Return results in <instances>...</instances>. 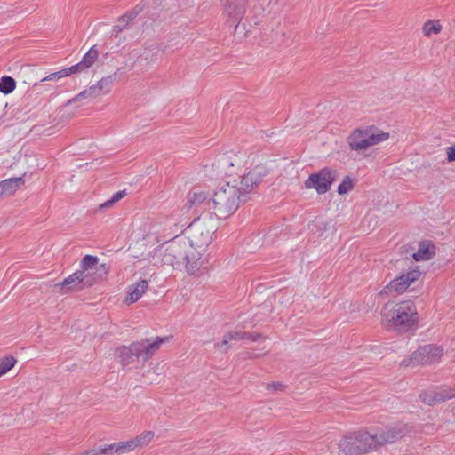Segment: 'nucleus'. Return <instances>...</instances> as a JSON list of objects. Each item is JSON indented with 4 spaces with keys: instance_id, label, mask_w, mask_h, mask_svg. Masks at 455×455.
<instances>
[{
    "instance_id": "obj_9",
    "label": "nucleus",
    "mask_w": 455,
    "mask_h": 455,
    "mask_svg": "<svg viewBox=\"0 0 455 455\" xmlns=\"http://www.w3.org/2000/svg\"><path fill=\"white\" fill-rule=\"evenodd\" d=\"M443 355V349L440 346L425 345L414 351L411 356L403 361L405 366L426 365L438 362Z\"/></svg>"
},
{
    "instance_id": "obj_15",
    "label": "nucleus",
    "mask_w": 455,
    "mask_h": 455,
    "mask_svg": "<svg viewBox=\"0 0 455 455\" xmlns=\"http://www.w3.org/2000/svg\"><path fill=\"white\" fill-rule=\"evenodd\" d=\"M224 183L225 181L212 180L210 178L201 176V208L203 207V203L209 199L214 192L218 191Z\"/></svg>"
},
{
    "instance_id": "obj_37",
    "label": "nucleus",
    "mask_w": 455,
    "mask_h": 455,
    "mask_svg": "<svg viewBox=\"0 0 455 455\" xmlns=\"http://www.w3.org/2000/svg\"><path fill=\"white\" fill-rule=\"evenodd\" d=\"M126 195V190L124 189V190H120L116 193H115L112 196H111V199H112V202H114L115 204L118 201H120L122 198H124Z\"/></svg>"
},
{
    "instance_id": "obj_5",
    "label": "nucleus",
    "mask_w": 455,
    "mask_h": 455,
    "mask_svg": "<svg viewBox=\"0 0 455 455\" xmlns=\"http://www.w3.org/2000/svg\"><path fill=\"white\" fill-rule=\"evenodd\" d=\"M168 339L169 337L142 339L140 341L132 342L130 346H121L117 347L116 354L124 366L134 363L139 360L140 356L143 358V361H148L160 348L161 345Z\"/></svg>"
},
{
    "instance_id": "obj_18",
    "label": "nucleus",
    "mask_w": 455,
    "mask_h": 455,
    "mask_svg": "<svg viewBox=\"0 0 455 455\" xmlns=\"http://www.w3.org/2000/svg\"><path fill=\"white\" fill-rule=\"evenodd\" d=\"M132 446L126 442L113 443L110 444L100 445V452L101 455H123L130 451L129 447Z\"/></svg>"
},
{
    "instance_id": "obj_39",
    "label": "nucleus",
    "mask_w": 455,
    "mask_h": 455,
    "mask_svg": "<svg viewBox=\"0 0 455 455\" xmlns=\"http://www.w3.org/2000/svg\"><path fill=\"white\" fill-rule=\"evenodd\" d=\"M262 338H263V336L260 333H249V332H246V335H245V339H251L252 341H257V340H259V339H260Z\"/></svg>"
},
{
    "instance_id": "obj_29",
    "label": "nucleus",
    "mask_w": 455,
    "mask_h": 455,
    "mask_svg": "<svg viewBox=\"0 0 455 455\" xmlns=\"http://www.w3.org/2000/svg\"><path fill=\"white\" fill-rule=\"evenodd\" d=\"M442 29V26L438 22L432 20L427 21L423 26V33L425 36H430L432 34H438Z\"/></svg>"
},
{
    "instance_id": "obj_43",
    "label": "nucleus",
    "mask_w": 455,
    "mask_h": 455,
    "mask_svg": "<svg viewBox=\"0 0 455 455\" xmlns=\"http://www.w3.org/2000/svg\"><path fill=\"white\" fill-rule=\"evenodd\" d=\"M203 263H204V262H201V272H200V275H203V270H204V269H207V267L203 266Z\"/></svg>"
},
{
    "instance_id": "obj_12",
    "label": "nucleus",
    "mask_w": 455,
    "mask_h": 455,
    "mask_svg": "<svg viewBox=\"0 0 455 455\" xmlns=\"http://www.w3.org/2000/svg\"><path fill=\"white\" fill-rule=\"evenodd\" d=\"M410 431V427L406 424L403 423L387 426L380 429L373 435L374 439L376 440L377 449L380 446L395 443L406 436Z\"/></svg>"
},
{
    "instance_id": "obj_34",
    "label": "nucleus",
    "mask_w": 455,
    "mask_h": 455,
    "mask_svg": "<svg viewBox=\"0 0 455 455\" xmlns=\"http://www.w3.org/2000/svg\"><path fill=\"white\" fill-rule=\"evenodd\" d=\"M246 332L244 331H234V332H228V338L232 340H242L245 339Z\"/></svg>"
},
{
    "instance_id": "obj_2",
    "label": "nucleus",
    "mask_w": 455,
    "mask_h": 455,
    "mask_svg": "<svg viewBox=\"0 0 455 455\" xmlns=\"http://www.w3.org/2000/svg\"><path fill=\"white\" fill-rule=\"evenodd\" d=\"M381 316L386 328L400 333L415 330L419 323L416 305L412 300L387 301L381 309Z\"/></svg>"
},
{
    "instance_id": "obj_38",
    "label": "nucleus",
    "mask_w": 455,
    "mask_h": 455,
    "mask_svg": "<svg viewBox=\"0 0 455 455\" xmlns=\"http://www.w3.org/2000/svg\"><path fill=\"white\" fill-rule=\"evenodd\" d=\"M97 272H99V276L101 277L108 273L109 267L107 264H100L98 267H96Z\"/></svg>"
},
{
    "instance_id": "obj_33",
    "label": "nucleus",
    "mask_w": 455,
    "mask_h": 455,
    "mask_svg": "<svg viewBox=\"0 0 455 455\" xmlns=\"http://www.w3.org/2000/svg\"><path fill=\"white\" fill-rule=\"evenodd\" d=\"M128 22H118L115 25L111 31V36L117 37L121 32H123L124 29H125L128 27Z\"/></svg>"
},
{
    "instance_id": "obj_22",
    "label": "nucleus",
    "mask_w": 455,
    "mask_h": 455,
    "mask_svg": "<svg viewBox=\"0 0 455 455\" xmlns=\"http://www.w3.org/2000/svg\"><path fill=\"white\" fill-rule=\"evenodd\" d=\"M154 435V432L146 431L138 435L136 438L127 441L128 444H131L132 443V446L129 447L130 451L134 450L138 446H143L148 444L152 440Z\"/></svg>"
},
{
    "instance_id": "obj_41",
    "label": "nucleus",
    "mask_w": 455,
    "mask_h": 455,
    "mask_svg": "<svg viewBox=\"0 0 455 455\" xmlns=\"http://www.w3.org/2000/svg\"><path fill=\"white\" fill-rule=\"evenodd\" d=\"M115 203L112 202V199L110 198L99 206V211H102L106 208L111 207Z\"/></svg>"
},
{
    "instance_id": "obj_23",
    "label": "nucleus",
    "mask_w": 455,
    "mask_h": 455,
    "mask_svg": "<svg viewBox=\"0 0 455 455\" xmlns=\"http://www.w3.org/2000/svg\"><path fill=\"white\" fill-rule=\"evenodd\" d=\"M97 96H98V92H95V88L92 86H90L88 89L80 92L74 98L70 99L66 103V105L69 106L75 102L81 101L84 99H88V98L92 99V98H96Z\"/></svg>"
},
{
    "instance_id": "obj_28",
    "label": "nucleus",
    "mask_w": 455,
    "mask_h": 455,
    "mask_svg": "<svg viewBox=\"0 0 455 455\" xmlns=\"http://www.w3.org/2000/svg\"><path fill=\"white\" fill-rule=\"evenodd\" d=\"M355 187V180L348 175L345 176L342 182L339 185L337 192L339 195H345L351 191Z\"/></svg>"
},
{
    "instance_id": "obj_10",
    "label": "nucleus",
    "mask_w": 455,
    "mask_h": 455,
    "mask_svg": "<svg viewBox=\"0 0 455 455\" xmlns=\"http://www.w3.org/2000/svg\"><path fill=\"white\" fill-rule=\"evenodd\" d=\"M338 172L334 169L325 167L317 172L311 173L305 181V188H315L318 194H325L335 181Z\"/></svg>"
},
{
    "instance_id": "obj_8",
    "label": "nucleus",
    "mask_w": 455,
    "mask_h": 455,
    "mask_svg": "<svg viewBox=\"0 0 455 455\" xmlns=\"http://www.w3.org/2000/svg\"><path fill=\"white\" fill-rule=\"evenodd\" d=\"M95 282L94 277L90 273L76 270L68 277L64 278L62 282L55 284L56 288L61 294H68L69 292H78L85 288L93 285Z\"/></svg>"
},
{
    "instance_id": "obj_6",
    "label": "nucleus",
    "mask_w": 455,
    "mask_h": 455,
    "mask_svg": "<svg viewBox=\"0 0 455 455\" xmlns=\"http://www.w3.org/2000/svg\"><path fill=\"white\" fill-rule=\"evenodd\" d=\"M339 449L346 455H361L377 450L376 440L367 431L353 432L339 442Z\"/></svg>"
},
{
    "instance_id": "obj_44",
    "label": "nucleus",
    "mask_w": 455,
    "mask_h": 455,
    "mask_svg": "<svg viewBox=\"0 0 455 455\" xmlns=\"http://www.w3.org/2000/svg\"><path fill=\"white\" fill-rule=\"evenodd\" d=\"M198 219H199V217H198V218H195V219H194V220H193V222L191 223V225H192L194 222L197 221V220H198Z\"/></svg>"
},
{
    "instance_id": "obj_1",
    "label": "nucleus",
    "mask_w": 455,
    "mask_h": 455,
    "mask_svg": "<svg viewBox=\"0 0 455 455\" xmlns=\"http://www.w3.org/2000/svg\"><path fill=\"white\" fill-rule=\"evenodd\" d=\"M245 200L240 196L235 186L225 181L218 191L203 203L201 208V236H204V241L201 240V246L205 244L208 246L212 242V235L219 228V220L226 219L233 214L241 204H245Z\"/></svg>"
},
{
    "instance_id": "obj_11",
    "label": "nucleus",
    "mask_w": 455,
    "mask_h": 455,
    "mask_svg": "<svg viewBox=\"0 0 455 455\" xmlns=\"http://www.w3.org/2000/svg\"><path fill=\"white\" fill-rule=\"evenodd\" d=\"M220 2L224 13L228 17L227 25L229 28H234V32L236 33L246 12L249 0H220Z\"/></svg>"
},
{
    "instance_id": "obj_4",
    "label": "nucleus",
    "mask_w": 455,
    "mask_h": 455,
    "mask_svg": "<svg viewBox=\"0 0 455 455\" xmlns=\"http://www.w3.org/2000/svg\"><path fill=\"white\" fill-rule=\"evenodd\" d=\"M239 160L237 165L234 166V173L229 178V183L235 187L240 196L247 202L251 195L257 193V188L268 174V171L263 165H256L248 172H243Z\"/></svg>"
},
{
    "instance_id": "obj_14",
    "label": "nucleus",
    "mask_w": 455,
    "mask_h": 455,
    "mask_svg": "<svg viewBox=\"0 0 455 455\" xmlns=\"http://www.w3.org/2000/svg\"><path fill=\"white\" fill-rule=\"evenodd\" d=\"M455 396V393L452 389H446V388H436L435 390H430L427 392H422L419 395L420 400L429 405L434 406L435 404L441 403L443 402H445L449 399H451Z\"/></svg>"
},
{
    "instance_id": "obj_20",
    "label": "nucleus",
    "mask_w": 455,
    "mask_h": 455,
    "mask_svg": "<svg viewBox=\"0 0 455 455\" xmlns=\"http://www.w3.org/2000/svg\"><path fill=\"white\" fill-rule=\"evenodd\" d=\"M117 71L112 75L102 77L96 84L92 85L95 88V92H98V96L100 93L107 94L110 92L111 85L116 79Z\"/></svg>"
},
{
    "instance_id": "obj_40",
    "label": "nucleus",
    "mask_w": 455,
    "mask_h": 455,
    "mask_svg": "<svg viewBox=\"0 0 455 455\" xmlns=\"http://www.w3.org/2000/svg\"><path fill=\"white\" fill-rule=\"evenodd\" d=\"M285 386L281 382H273L267 385V389L273 388L274 390H283Z\"/></svg>"
},
{
    "instance_id": "obj_25",
    "label": "nucleus",
    "mask_w": 455,
    "mask_h": 455,
    "mask_svg": "<svg viewBox=\"0 0 455 455\" xmlns=\"http://www.w3.org/2000/svg\"><path fill=\"white\" fill-rule=\"evenodd\" d=\"M99 259L93 255H85L80 261V268L78 271H84L89 273V270L92 269L97 266Z\"/></svg>"
},
{
    "instance_id": "obj_26",
    "label": "nucleus",
    "mask_w": 455,
    "mask_h": 455,
    "mask_svg": "<svg viewBox=\"0 0 455 455\" xmlns=\"http://www.w3.org/2000/svg\"><path fill=\"white\" fill-rule=\"evenodd\" d=\"M99 58V52L96 45L92 46L89 51L84 55L82 62L86 65L87 68H91Z\"/></svg>"
},
{
    "instance_id": "obj_19",
    "label": "nucleus",
    "mask_w": 455,
    "mask_h": 455,
    "mask_svg": "<svg viewBox=\"0 0 455 455\" xmlns=\"http://www.w3.org/2000/svg\"><path fill=\"white\" fill-rule=\"evenodd\" d=\"M25 182L23 176L5 179L0 181L1 189L4 196L12 195Z\"/></svg>"
},
{
    "instance_id": "obj_32",
    "label": "nucleus",
    "mask_w": 455,
    "mask_h": 455,
    "mask_svg": "<svg viewBox=\"0 0 455 455\" xmlns=\"http://www.w3.org/2000/svg\"><path fill=\"white\" fill-rule=\"evenodd\" d=\"M86 69H88L86 65H84L82 61H80V62L76 63V65H73L69 68H65L68 76H70L71 74L81 73Z\"/></svg>"
},
{
    "instance_id": "obj_31",
    "label": "nucleus",
    "mask_w": 455,
    "mask_h": 455,
    "mask_svg": "<svg viewBox=\"0 0 455 455\" xmlns=\"http://www.w3.org/2000/svg\"><path fill=\"white\" fill-rule=\"evenodd\" d=\"M142 11V7L138 4L132 11L126 12L118 18V22H128L132 21L137 17V15Z\"/></svg>"
},
{
    "instance_id": "obj_24",
    "label": "nucleus",
    "mask_w": 455,
    "mask_h": 455,
    "mask_svg": "<svg viewBox=\"0 0 455 455\" xmlns=\"http://www.w3.org/2000/svg\"><path fill=\"white\" fill-rule=\"evenodd\" d=\"M16 81L9 76H4L0 79V92L4 94H9L14 91Z\"/></svg>"
},
{
    "instance_id": "obj_42",
    "label": "nucleus",
    "mask_w": 455,
    "mask_h": 455,
    "mask_svg": "<svg viewBox=\"0 0 455 455\" xmlns=\"http://www.w3.org/2000/svg\"><path fill=\"white\" fill-rule=\"evenodd\" d=\"M230 339L228 338V333L223 337V340L220 343L216 344V346L221 349L223 347L227 346Z\"/></svg>"
},
{
    "instance_id": "obj_21",
    "label": "nucleus",
    "mask_w": 455,
    "mask_h": 455,
    "mask_svg": "<svg viewBox=\"0 0 455 455\" xmlns=\"http://www.w3.org/2000/svg\"><path fill=\"white\" fill-rule=\"evenodd\" d=\"M186 261V269L188 275H197L199 272L198 260L199 257L195 252L186 253L184 256Z\"/></svg>"
},
{
    "instance_id": "obj_3",
    "label": "nucleus",
    "mask_w": 455,
    "mask_h": 455,
    "mask_svg": "<svg viewBox=\"0 0 455 455\" xmlns=\"http://www.w3.org/2000/svg\"><path fill=\"white\" fill-rule=\"evenodd\" d=\"M239 157L232 152L220 153L214 156L211 152L204 156L201 163V176L224 181L227 178L229 180L234 173V166L237 165Z\"/></svg>"
},
{
    "instance_id": "obj_16",
    "label": "nucleus",
    "mask_w": 455,
    "mask_h": 455,
    "mask_svg": "<svg viewBox=\"0 0 455 455\" xmlns=\"http://www.w3.org/2000/svg\"><path fill=\"white\" fill-rule=\"evenodd\" d=\"M148 288V283L145 279H140L139 282L128 287V296L125 302L127 305L133 304L138 301Z\"/></svg>"
},
{
    "instance_id": "obj_35",
    "label": "nucleus",
    "mask_w": 455,
    "mask_h": 455,
    "mask_svg": "<svg viewBox=\"0 0 455 455\" xmlns=\"http://www.w3.org/2000/svg\"><path fill=\"white\" fill-rule=\"evenodd\" d=\"M198 196H199V193L195 190L189 192V194L188 196V204H189L188 208L196 204Z\"/></svg>"
},
{
    "instance_id": "obj_7",
    "label": "nucleus",
    "mask_w": 455,
    "mask_h": 455,
    "mask_svg": "<svg viewBox=\"0 0 455 455\" xmlns=\"http://www.w3.org/2000/svg\"><path fill=\"white\" fill-rule=\"evenodd\" d=\"M388 138V132H384L378 127L371 125L364 129H356L350 134L347 141L351 149L358 151L377 145Z\"/></svg>"
},
{
    "instance_id": "obj_27",
    "label": "nucleus",
    "mask_w": 455,
    "mask_h": 455,
    "mask_svg": "<svg viewBox=\"0 0 455 455\" xmlns=\"http://www.w3.org/2000/svg\"><path fill=\"white\" fill-rule=\"evenodd\" d=\"M16 359L12 355H7L0 359V377L11 369H12L16 363Z\"/></svg>"
},
{
    "instance_id": "obj_36",
    "label": "nucleus",
    "mask_w": 455,
    "mask_h": 455,
    "mask_svg": "<svg viewBox=\"0 0 455 455\" xmlns=\"http://www.w3.org/2000/svg\"><path fill=\"white\" fill-rule=\"evenodd\" d=\"M447 160L455 162V145L447 148Z\"/></svg>"
},
{
    "instance_id": "obj_17",
    "label": "nucleus",
    "mask_w": 455,
    "mask_h": 455,
    "mask_svg": "<svg viewBox=\"0 0 455 455\" xmlns=\"http://www.w3.org/2000/svg\"><path fill=\"white\" fill-rule=\"evenodd\" d=\"M435 254V246L431 241H422L419 243V250L412 254L416 261L431 259Z\"/></svg>"
},
{
    "instance_id": "obj_13",
    "label": "nucleus",
    "mask_w": 455,
    "mask_h": 455,
    "mask_svg": "<svg viewBox=\"0 0 455 455\" xmlns=\"http://www.w3.org/2000/svg\"><path fill=\"white\" fill-rule=\"evenodd\" d=\"M421 275V272L418 267L403 273L401 275L394 278L386 287V290L394 291L398 293H403L408 287L418 281Z\"/></svg>"
},
{
    "instance_id": "obj_30",
    "label": "nucleus",
    "mask_w": 455,
    "mask_h": 455,
    "mask_svg": "<svg viewBox=\"0 0 455 455\" xmlns=\"http://www.w3.org/2000/svg\"><path fill=\"white\" fill-rule=\"evenodd\" d=\"M66 76H68V75H67V72H66L65 68H63V69H61L60 71L51 73L47 76L42 78L39 83H35L34 84V87H37V86L41 85L42 82H45V81H58L60 78H63V77H66Z\"/></svg>"
}]
</instances>
